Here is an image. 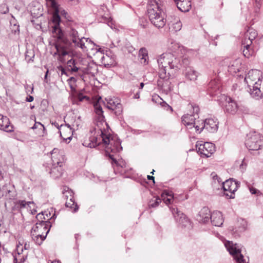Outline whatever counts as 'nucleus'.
Returning <instances> with one entry per match:
<instances>
[{"label": "nucleus", "instance_id": "1", "mask_svg": "<svg viewBox=\"0 0 263 263\" xmlns=\"http://www.w3.org/2000/svg\"><path fill=\"white\" fill-rule=\"evenodd\" d=\"M47 7L50 8L53 11L52 33L54 37L57 39L58 42L63 43L66 46L71 48H80L81 49L90 48L93 49L96 46L90 39L82 37H79L78 32L74 29L71 28L69 31L68 39L64 37V34L60 27L61 18L59 15V5L55 0H46ZM55 49H66V47L63 46L58 43L55 44Z\"/></svg>", "mask_w": 263, "mask_h": 263}, {"label": "nucleus", "instance_id": "2", "mask_svg": "<svg viewBox=\"0 0 263 263\" xmlns=\"http://www.w3.org/2000/svg\"><path fill=\"white\" fill-rule=\"evenodd\" d=\"M89 142L85 143V145L89 147H95L103 142L105 147V153H117L122 150L121 142L117 137H111L104 133L102 129H99L98 135L89 137Z\"/></svg>", "mask_w": 263, "mask_h": 263}, {"label": "nucleus", "instance_id": "3", "mask_svg": "<svg viewBox=\"0 0 263 263\" xmlns=\"http://www.w3.org/2000/svg\"><path fill=\"white\" fill-rule=\"evenodd\" d=\"M147 12L151 23L157 28H162L166 24L165 13L160 0H148Z\"/></svg>", "mask_w": 263, "mask_h": 263}, {"label": "nucleus", "instance_id": "4", "mask_svg": "<svg viewBox=\"0 0 263 263\" xmlns=\"http://www.w3.org/2000/svg\"><path fill=\"white\" fill-rule=\"evenodd\" d=\"M245 145L250 151H257L263 145V137L260 134L250 133L247 136Z\"/></svg>", "mask_w": 263, "mask_h": 263}, {"label": "nucleus", "instance_id": "5", "mask_svg": "<svg viewBox=\"0 0 263 263\" xmlns=\"http://www.w3.org/2000/svg\"><path fill=\"white\" fill-rule=\"evenodd\" d=\"M224 246L230 254L234 257L238 263H246L238 244L233 243L232 241H227L224 243Z\"/></svg>", "mask_w": 263, "mask_h": 263}, {"label": "nucleus", "instance_id": "6", "mask_svg": "<svg viewBox=\"0 0 263 263\" xmlns=\"http://www.w3.org/2000/svg\"><path fill=\"white\" fill-rule=\"evenodd\" d=\"M196 147L199 154L207 158L210 157L215 151V145L211 142L202 144L201 142H197Z\"/></svg>", "mask_w": 263, "mask_h": 263}, {"label": "nucleus", "instance_id": "7", "mask_svg": "<svg viewBox=\"0 0 263 263\" xmlns=\"http://www.w3.org/2000/svg\"><path fill=\"white\" fill-rule=\"evenodd\" d=\"M176 221L180 226L183 227H190L191 222L185 215L180 211H179L176 207L170 208Z\"/></svg>", "mask_w": 263, "mask_h": 263}, {"label": "nucleus", "instance_id": "8", "mask_svg": "<svg viewBox=\"0 0 263 263\" xmlns=\"http://www.w3.org/2000/svg\"><path fill=\"white\" fill-rule=\"evenodd\" d=\"M257 32L254 29L249 27L245 33L241 46L244 49H248L253 43V41L257 37Z\"/></svg>", "mask_w": 263, "mask_h": 263}, {"label": "nucleus", "instance_id": "9", "mask_svg": "<svg viewBox=\"0 0 263 263\" xmlns=\"http://www.w3.org/2000/svg\"><path fill=\"white\" fill-rule=\"evenodd\" d=\"M51 158L52 164L54 167L52 171H53V170L58 166L61 167L65 160L63 151L56 148H54L51 152Z\"/></svg>", "mask_w": 263, "mask_h": 263}, {"label": "nucleus", "instance_id": "10", "mask_svg": "<svg viewBox=\"0 0 263 263\" xmlns=\"http://www.w3.org/2000/svg\"><path fill=\"white\" fill-rule=\"evenodd\" d=\"M174 55L171 52L163 53L160 55L157 60L159 67H167L168 65L172 69L175 67L176 62L173 60Z\"/></svg>", "mask_w": 263, "mask_h": 263}, {"label": "nucleus", "instance_id": "11", "mask_svg": "<svg viewBox=\"0 0 263 263\" xmlns=\"http://www.w3.org/2000/svg\"><path fill=\"white\" fill-rule=\"evenodd\" d=\"M63 193L64 194V197L66 199L65 202L66 206L71 209H73V211L76 212L78 210V206L74 202L73 191L65 186L63 191Z\"/></svg>", "mask_w": 263, "mask_h": 263}, {"label": "nucleus", "instance_id": "12", "mask_svg": "<svg viewBox=\"0 0 263 263\" xmlns=\"http://www.w3.org/2000/svg\"><path fill=\"white\" fill-rule=\"evenodd\" d=\"M218 122L217 119L208 118L201 122V128L204 129L210 133L216 132L218 128Z\"/></svg>", "mask_w": 263, "mask_h": 263}, {"label": "nucleus", "instance_id": "13", "mask_svg": "<svg viewBox=\"0 0 263 263\" xmlns=\"http://www.w3.org/2000/svg\"><path fill=\"white\" fill-rule=\"evenodd\" d=\"M96 53L100 55L101 63L105 65H112L115 61L111 50H97Z\"/></svg>", "mask_w": 263, "mask_h": 263}, {"label": "nucleus", "instance_id": "14", "mask_svg": "<svg viewBox=\"0 0 263 263\" xmlns=\"http://www.w3.org/2000/svg\"><path fill=\"white\" fill-rule=\"evenodd\" d=\"M107 105V108L114 111L117 116H119L122 112V106L119 101L117 98L106 99Z\"/></svg>", "mask_w": 263, "mask_h": 263}, {"label": "nucleus", "instance_id": "15", "mask_svg": "<svg viewBox=\"0 0 263 263\" xmlns=\"http://www.w3.org/2000/svg\"><path fill=\"white\" fill-rule=\"evenodd\" d=\"M51 227L50 222L48 221L41 220L40 222H36L35 225L33 226L31 230V234H36L40 233V234H43V228L45 229L47 232L45 234L47 235L50 231V228Z\"/></svg>", "mask_w": 263, "mask_h": 263}, {"label": "nucleus", "instance_id": "16", "mask_svg": "<svg viewBox=\"0 0 263 263\" xmlns=\"http://www.w3.org/2000/svg\"><path fill=\"white\" fill-rule=\"evenodd\" d=\"M222 185L224 191L230 192V198L231 199L234 198V193L239 186L237 182L233 179H229L223 182Z\"/></svg>", "mask_w": 263, "mask_h": 263}, {"label": "nucleus", "instance_id": "17", "mask_svg": "<svg viewBox=\"0 0 263 263\" xmlns=\"http://www.w3.org/2000/svg\"><path fill=\"white\" fill-rule=\"evenodd\" d=\"M262 80L261 72L257 69H251L249 71L245 78V81L248 83V80L251 82L261 83Z\"/></svg>", "mask_w": 263, "mask_h": 263}, {"label": "nucleus", "instance_id": "18", "mask_svg": "<svg viewBox=\"0 0 263 263\" xmlns=\"http://www.w3.org/2000/svg\"><path fill=\"white\" fill-rule=\"evenodd\" d=\"M30 11L33 17L38 18L43 15V9L37 2H32L30 5Z\"/></svg>", "mask_w": 263, "mask_h": 263}, {"label": "nucleus", "instance_id": "19", "mask_svg": "<svg viewBox=\"0 0 263 263\" xmlns=\"http://www.w3.org/2000/svg\"><path fill=\"white\" fill-rule=\"evenodd\" d=\"M211 213L206 207L203 208L196 216L197 220L201 223H206L209 221Z\"/></svg>", "mask_w": 263, "mask_h": 263}, {"label": "nucleus", "instance_id": "20", "mask_svg": "<svg viewBox=\"0 0 263 263\" xmlns=\"http://www.w3.org/2000/svg\"><path fill=\"white\" fill-rule=\"evenodd\" d=\"M261 83L255 82L253 88H250L249 93L251 96L256 100H259L262 98L263 92L260 90Z\"/></svg>", "mask_w": 263, "mask_h": 263}, {"label": "nucleus", "instance_id": "21", "mask_svg": "<svg viewBox=\"0 0 263 263\" xmlns=\"http://www.w3.org/2000/svg\"><path fill=\"white\" fill-rule=\"evenodd\" d=\"M0 129L6 132L13 131V126L10 124L8 118L0 114Z\"/></svg>", "mask_w": 263, "mask_h": 263}, {"label": "nucleus", "instance_id": "22", "mask_svg": "<svg viewBox=\"0 0 263 263\" xmlns=\"http://www.w3.org/2000/svg\"><path fill=\"white\" fill-rule=\"evenodd\" d=\"M100 100H101V98H100V99L94 103L93 107L97 120L98 122L102 123L105 122V117L103 115V111L100 104Z\"/></svg>", "mask_w": 263, "mask_h": 263}, {"label": "nucleus", "instance_id": "23", "mask_svg": "<svg viewBox=\"0 0 263 263\" xmlns=\"http://www.w3.org/2000/svg\"><path fill=\"white\" fill-rule=\"evenodd\" d=\"M211 222L216 227L221 226L223 222L222 213L219 211H215L211 215Z\"/></svg>", "mask_w": 263, "mask_h": 263}, {"label": "nucleus", "instance_id": "24", "mask_svg": "<svg viewBox=\"0 0 263 263\" xmlns=\"http://www.w3.org/2000/svg\"><path fill=\"white\" fill-rule=\"evenodd\" d=\"M237 104L234 100H232L231 98L227 99L224 107V110L226 112L234 114L237 112Z\"/></svg>", "mask_w": 263, "mask_h": 263}, {"label": "nucleus", "instance_id": "25", "mask_svg": "<svg viewBox=\"0 0 263 263\" xmlns=\"http://www.w3.org/2000/svg\"><path fill=\"white\" fill-rule=\"evenodd\" d=\"M220 87L219 81L215 79L212 80L208 84V89L211 95H217V92L220 90Z\"/></svg>", "mask_w": 263, "mask_h": 263}, {"label": "nucleus", "instance_id": "26", "mask_svg": "<svg viewBox=\"0 0 263 263\" xmlns=\"http://www.w3.org/2000/svg\"><path fill=\"white\" fill-rule=\"evenodd\" d=\"M196 117L193 114H186L182 117V123L188 127V128H192V125L196 122Z\"/></svg>", "mask_w": 263, "mask_h": 263}, {"label": "nucleus", "instance_id": "27", "mask_svg": "<svg viewBox=\"0 0 263 263\" xmlns=\"http://www.w3.org/2000/svg\"><path fill=\"white\" fill-rule=\"evenodd\" d=\"M177 8L182 12H187L191 7L190 0H178L176 2Z\"/></svg>", "mask_w": 263, "mask_h": 263}, {"label": "nucleus", "instance_id": "28", "mask_svg": "<svg viewBox=\"0 0 263 263\" xmlns=\"http://www.w3.org/2000/svg\"><path fill=\"white\" fill-rule=\"evenodd\" d=\"M241 68L240 60L237 59L232 61L228 66V71L231 73H236L240 71Z\"/></svg>", "mask_w": 263, "mask_h": 263}, {"label": "nucleus", "instance_id": "29", "mask_svg": "<svg viewBox=\"0 0 263 263\" xmlns=\"http://www.w3.org/2000/svg\"><path fill=\"white\" fill-rule=\"evenodd\" d=\"M31 235L33 241L38 246H40L42 243L47 236L46 234H45V235H44L43 234H40V233L31 234Z\"/></svg>", "mask_w": 263, "mask_h": 263}, {"label": "nucleus", "instance_id": "30", "mask_svg": "<svg viewBox=\"0 0 263 263\" xmlns=\"http://www.w3.org/2000/svg\"><path fill=\"white\" fill-rule=\"evenodd\" d=\"M106 155L108 156L109 159L111 160V163L112 165H116L117 166H120L122 168L125 166V163L123 161H117L116 159L114 157V155L110 154L108 153Z\"/></svg>", "mask_w": 263, "mask_h": 263}, {"label": "nucleus", "instance_id": "31", "mask_svg": "<svg viewBox=\"0 0 263 263\" xmlns=\"http://www.w3.org/2000/svg\"><path fill=\"white\" fill-rule=\"evenodd\" d=\"M238 230H236L234 233L237 231H238L240 233L244 232L247 229L248 224L246 220L240 218L238 220Z\"/></svg>", "mask_w": 263, "mask_h": 263}, {"label": "nucleus", "instance_id": "32", "mask_svg": "<svg viewBox=\"0 0 263 263\" xmlns=\"http://www.w3.org/2000/svg\"><path fill=\"white\" fill-rule=\"evenodd\" d=\"M161 202V198L157 196L156 197H154L153 198L149 200L148 203V206L149 208H155L157 207Z\"/></svg>", "mask_w": 263, "mask_h": 263}, {"label": "nucleus", "instance_id": "33", "mask_svg": "<svg viewBox=\"0 0 263 263\" xmlns=\"http://www.w3.org/2000/svg\"><path fill=\"white\" fill-rule=\"evenodd\" d=\"M31 203H33V202L30 201L26 202L25 200H18L15 202V205L13 208V210H14V209L20 210L25 208L27 205H29Z\"/></svg>", "mask_w": 263, "mask_h": 263}, {"label": "nucleus", "instance_id": "34", "mask_svg": "<svg viewBox=\"0 0 263 263\" xmlns=\"http://www.w3.org/2000/svg\"><path fill=\"white\" fill-rule=\"evenodd\" d=\"M67 68L69 71L72 72H76L78 70L79 68L76 65V61L72 58L68 60Z\"/></svg>", "mask_w": 263, "mask_h": 263}, {"label": "nucleus", "instance_id": "35", "mask_svg": "<svg viewBox=\"0 0 263 263\" xmlns=\"http://www.w3.org/2000/svg\"><path fill=\"white\" fill-rule=\"evenodd\" d=\"M185 77L190 81H195L197 78V74L196 71L190 69L186 72Z\"/></svg>", "mask_w": 263, "mask_h": 263}, {"label": "nucleus", "instance_id": "36", "mask_svg": "<svg viewBox=\"0 0 263 263\" xmlns=\"http://www.w3.org/2000/svg\"><path fill=\"white\" fill-rule=\"evenodd\" d=\"M139 58L141 63L144 64L147 63V59H148L147 50H139Z\"/></svg>", "mask_w": 263, "mask_h": 263}, {"label": "nucleus", "instance_id": "37", "mask_svg": "<svg viewBox=\"0 0 263 263\" xmlns=\"http://www.w3.org/2000/svg\"><path fill=\"white\" fill-rule=\"evenodd\" d=\"M3 196L7 199L13 200L16 196V193L14 190H7Z\"/></svg>", "mask_w": 263, "mask_h": 263}, {"label": "nucleus", "instance_id": "38", "mask_svg": "<svg viewBox=\"0 0 263 263\" xmlns=\"http://www.w3.org/2000/svg\"><path fill=\"white\" fill-rule=\"evenodd\" d=\"M168 49H177L183 47L179 43L176 42L173 40H170L168 41Z\"/></svg>", "mask_w": 263, "mask_h": 263}, {"label": "nucleus", "instance_id": "39", "mask_svg": "<svg viewBox=\"0 0 263 263\" xmlns=\"http://www.w3.org/2000/svg\"><path fill=\"white\" fill-rule=\"evenodd\" d=\"M34 56V50H26L25 60L28 63L33 62Z\"/></svg>", "mask_w": 263, "mask_h": 263}, {"label": "nucleus", "instance_id": "40", "mask_svg": "<svg viewBox=\"0 0 263 263\" xmlns=\"http://www.w3.org/2000/svg\"><path fill=\"white\" fill-rule=\"evenodd\" d=\"M160 70L159 72V77L161 79H168L170 78V74L169 73L166 74V67H159Z\"/></svg>", "mask_w": 263, "mask_h": 263}, {"label": "nucleus", "instance_id": "41", "mask_svg": "<svg viewBox=\"0 0 263 263\" xmlns=\"http://www.w3.org/2000/svg\"><path fill=\"white\" fill-rule=\"evenodd\" d=\"M182 27V24L180 21H177L176 22L172 25V30L175 32L179 31Z\"/></svg>", "mask_w": 263, "mask_h": 263}, {"label": "nucleus", "instance_id": "42", "mask_svg": "<svg viewBox=\"0 0 263 263\" xmlns=\"http://www.w3.org/2000/svg\"><path fill=\"white\" fill-rule=\"evenodd\" d=\"M13 23L12 21H11L10 24H11V31L14 34L18 33L19 32H20L19 25H16L15 23H14L12 25Z\"/></svg>", "mask_w": 263, "mask_h": 263}, {"label": "nucleus", "instance_id": "43", "mask_svg": "<svg viewBox=\"0 0 263 263\" xmlns=\"http://www.w3.org/2000/svg\"><path fill=\"white\" fill-rule=\"evenodd\" d=\"M243 55L247 58H250L255 54V50H242Z\"/></svg>", "mask_w": 263, "mask_h": 263}, {"label": "nucleus", "instance_id": "44", "mask_svg": "<svg viewBox=\"0 0 263 263\" xmlns=\"http://www.w3.org/2000/svg\"><path fill=\"white\" fill-rule=\"evenodd\" d=\"M0 12L2 14H6L9 12V8L6 4L1 5Z\"/></svg>", "mask_w": 263, "mask_h": 263}, {"label": "nucleus", "instance_id": "45", "mask_svg": "<svg viewBox=\"0 0 263 263\" xmlns=\"http://www.w3.org/2000/svg\"><path fill=\"white\" fill-rule=\"evenodd\" d=\"M201 123L198 124L196 122L192 125V128L194 127L196 132H198V133H200L204 129L201 128Z\"/></svg>", "mask_w": 263, "mask_h": 263}, {"label": "nucleus", "instance_id": "46", "mask_svg": "<svg viewBox=\"0 0 263 263\" xmlns=\"http://www.w3.org/2000/svg\"><path fill=\"white\" fill-rule=\"evenodd\" d=\"M40 128V129H42V128L44 129V125L41 124L40 122H35V124H34V125L32 127V129H36V128Z\"/></svg>", "mask_w": 263, "mask_h": 263}, {"label": "nucleus", "instance_id": "47", "mask_svg": "<svg viewBox=\"0 0 263 263\" xmlns=\"http://www.w3.org/2000/svg\"><path fill=\"white\" fill-rule=\"evenodd\" d=\"M36 218L37 220L39 221L38 222H40V221L43 220V219H45L44 216V213L43 212H41V213H39L36 216Z\"/></svg>", "mask_w": 263, "mask_h": 263}, {"label": "nucleus", "instance_id": "48", "mask_svg": "<svg viewBox=\"0 0 263 263\" xmlns=\"http://www.w3.org/2000/svg\"><path fill=\"white\" fill-rule=\"evenodd\" d=\"M192 107L193 109V113L194 114L193 115L195 116V114H198V112L199 111V108L198 106H196V105H192Z\"/></svg>", "mask_w": 263, "mask_h": 263}, {"label": "nucleus", "instance_id": "49", "mask_svg": "<svg viewBox=\"0 0 263 263\" xmlns=\"http://www.w3.org/2000/svg\"><path fill=\"white\" fill-rule=\"evenodd\" d=\"M247 166V164L245 162V160L243 159L241 162V164L240 165V169L242 172L246 170Z\"/></svg>", "mask_w": 263, "mask_h": 263}, {"label": "nucleus", "instance_id": "50", "mask_svg": "<svg viewBox=\"0 0 263 263\" xmlns=\"http://www.w3.org/2000/svg\"><path fill=\"white\" fill-rule=\"evenodd\" d=\"M84 99H88V98H87L86 96H83L81 94H79L78 96V99L79 101L81 102Z\"/></svg>", "mask_w": 263, "mask_h": 263}, {"label": "nucleus", "instance_id": "51", "mask_svg": "<svg viewBox=\"0 0 263 263\" xmlns=\"http://www.w3.org/2000/svg\"><path fill=\"white\" fill-rule=\"evenodd\" d=\"M27 92L30 91L31 93L33 92V87L32 86H27L25 87Z\"/></svg>", "mask_w": 263, "mask_h": 263}, {"label": "nucleus", "instance_id": "52", "mask_svg": "<svg viewBox=\"0 0 263 263\" xmlns=\"http://www.w3.org/2000/svg\"><path fill=\"white\" fill-rule=\"evenodd\" d=\"M58 69L61 71V74H66L67 75V73L65 70V69L61 66L58 67Z\"/></svg>", "mask_w": 263, "mask_h": 263}, {"label": "nucleus", "instance_id": "53", "mask_svg": "<svg viewBox=\"0 0 263 263\" xmlns=\"http://www.w3.org/2000/svg\"><path fill=\"white\" fill-rule=\"evenodd\" d=\"M45 68H46L47 69L46 70V72L45 73V77H44V82H46V83H48V80H47V76H48V73L49 72V69L47 67V66H45Z\"/></svg>", "mask_w": 263, "mask_h": 263}, {"label": "nucleus", "instance_id": "54", "mask_svg": "<svg viewBox=\"0 0 263 263\" xmlns=\"http://www.w3.org/2000/svg\"><path fill=\"white\" fill-rule=\"evenodd\" d=\"M26 101L28 102H31L33 101V97L32 96H28L26 97Z\"/></svg>", "mask_w": 263, "mask_h": 263}, {"label": "nucleus", "instance_id": "55", "mask_svg": "<svg viewBox=\"0 0 263 263\" xmlns=\"http://www.w3.org/2000/svg\"><path fill=\"white\" fill-rule=\"evenodd\" d=\"M79 0H68V2L71 3V5H77L79 3Z\"/></svg>", "mask_w": 263, "mask_h": 263}, {"label": "nucleus", "instance_id": "56", "mask_svg": "<svg viewBox=\"0 0 263 263\" xmlns=\"http://www.w3.org/2000/svg\"><path fill=\"white\" fill-rule=\"evenodd\" d=\"M67 82H71V83H75L76 82V79L74 78V77H70V78H69L68 80H67Z\"/></svg>", "mask_w": 263, "mask_h": 263}, {"label": "nucleus", "instance_id": "57", "mask_svg": "<svg viewBox=\"0 0 263 263\" xmlns=\"http://www.w3.org/2000/svg\"><path fill=\"white\" fill-rule=\"evenodd\" d=\"M68 83L70 87L71 90L72 91L74 90L75 89V88H74V85H75L74 84L75 83H73H73L68 82Z\"/></svg>", "mask_w": 263, "mask_h": 263}, {"label": "nucleus", "instance_id": "58", "mask_svg": "<svg viewBox=\"0 0 263 263\" xmlns=\"http://www.w3.org/2000/svg\"><path fill=\"white\" fill-rule=\"evenodd\" d=\"M66 126H67V130L69 132V133L70 134L73 132V130H72V128L71 127L70 125L69 124H66Z\"/></svg>", "mask_w": 263, "mask_h": 263}, {"label": "nucleus", "instance_id": "59", "mask_svg": "<svg viewBox=\"0 0 263 263\" xmlns=\"http://www.w3.org/2000/svg\"><path fill=\"white\" fill-rule=\"evenodd\" d=\"M147 178L149 180H153V182L155 183V181H154L155 178H154V176H150V175H147Z\"/></svg>", "mask_w": 263, "mask_h": 263}, {"label": "nucleus", "instance_id": "60", "mask_svg": "<svg viewBox=\"0 0 263 263\" xmlns=\"http://www.w3.org/2000/svg\"><path fill=\"white\" fill-rule=\"evenodd\" d=\"M163 200L166 204H168L171 203V198H167L166 199H163Z\"/></svg>", "mask_w": 263, "mask_h": 263}, {"label": "nucleus", "instance_id": "61", "mask_svg": "<svg viewBox=\"0 0 263 263\" xmlns=\"http://www.w3.org/2000/svg\"><path fill=\"white\" fill-rule=\"evenodd\" d=\"M24 248L25 250H28L30 248V246L29 244H27V243H25L24 246Z\"/></svg>", "mask_w": 263, "mask_h": 263}, {"label": "nucleus", "instance_id": "62", "mask_svg": "<svg viewBox=\"0 0 263 263\" xmlns=\"http://www.w3.org/2000/svg\"><path fill=\"white\" fill-rule=\"evenodd\" d=\"M139 98H140V92H138L135 95L134 98L135 99H139Z\"/></svg>", "mask_w": 263, "mask_h": 263}, {"label": "nucleus", "instance_id": "63", "mask_svg": "<svg viewBox=\"0 0 263 263\" xmlns=\"http://www.w3.org/2000/svg\"><path fill=\"white\" fill-rule=\"evenodd\" d=\"M58 52L60 51V50H57ZM63 52L62 53L63 55H66L68 54L67 50H62Z\"/></svg>", "mask_w": 263, "mask_h": 263}, {"label": "nucleus", "instance_id": "64", "mask_svg": "<svg viewBox=\"0 0 263 263\" xmlns=\"http://www.w3.org/2000/svg\"><path fill=\"white\" fill-rule=\"evenodd\" d=\"M250 192L253 194H255L256 193V189H251Z\"/></svg>", "mask_w": 263, "mask_h": 263}]
</instances>
